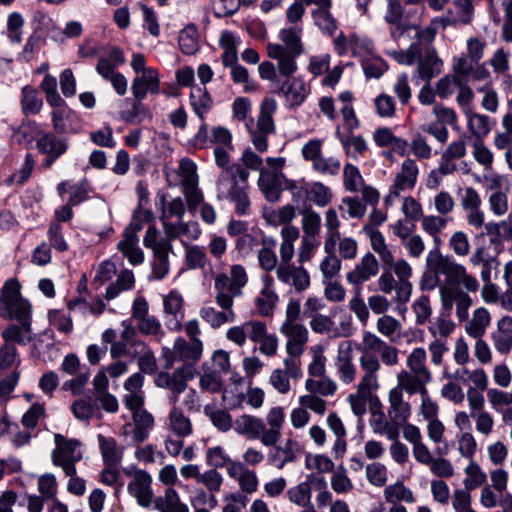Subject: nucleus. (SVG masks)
I'll list each match as a JSON object with an SVG mask.
<instances>
[{
	"label": "nucleus",
	"mask_w": 512,
	"mask_h": 512,
	"mask_svg": "<svg viewBox=\"0 0 512 512\" xmlns=\"http://www.w3.org/2000/svg\"><path fill=\"white\" fill-rule=\"evenodd\" d=\"M446 224V219L440 216H426L422 219V228L433 237L436 247L427 254L420 285L422 290L438 287L443 310L450 315L455 309L458 320L463 322L468 319L469 309L473 305L470 293L477 292L480 283L474 275L468 273L464 265L439 252L441 240L438 234Z\"/></svg>",
	"instance_id": "nucleus-1"
},
{
	"label": "nucleus",
	"mask_w": 512,
	"mask_h": 512,
	"mask_svg": "<svg viewBox=\"0 0 512 512\" xmlns=\"http://www.w3.org/2000/svg\"><path fill=\"white\" fill-rule=\"evenodd\" d=\"M31 302L23 297L18 279L6 280L0 291V317L10 321L1 332L4 341L27 345L33 341Z\"/></svg>",
	"instance_id": "nucleus-2"
},
{
	"label": "nucleus",
	"mask_w": 512,
	"mask_h": 512,
	"mask_svg": "<svg viewBox=\"0 0 512 512\" xmlns=\"http://www.w3.org/2000/svg\"><path fill=\"white\" fill-rule=\"evenodd\" d=\"M249 171L239 163L222 170L217 179V198L229 200L235 204L238 215L250 213V200L248 196Z\"/></svg>",
	"instance_id": "nucleus-3"
},
{
	"label": "nucleus",
	"mask_w": 512,
	"mask_h": 512,
	"mask_svg": "<svg viewBox=\"0 0 512 512\" xmlns=\"http://www.w3.org/2000/svg\"><path fill=\"white\" fill-rule=\"evenodd\" d=\"M387 4L384 18L393 26L390 34L397 45L416 38V0H387Z\"/></svg>",
	"instance_id": "nucleus-4"
},
{
	"label": "nucleus",
	"mask_w": 512,
	"mask_h": 512,
	"mask_svg": "<svg viewBox=\"0 0 512 512\" xmlns=\"http://www.w3.org/2000/svg\"><path fill=\"white\" fill-rule=\"evenodd\" d=\"M277 108L276 100L273 98H265L260 105V112L257 118L256 126H253V119L245 122V126L249 131L252 143L255 149L263 153L268 149L267 138L275 132V124L273 114Z\"/></svg>",
	"instance_id": "nucleus-5"
},
{
	"label": "nucleus",
	"mask_w": 512,
	"mask_h": 512,
	"mask_svg": "<svg viewBox=\"0 0 512 512\" xmlns=\"http://www.w3.org/2000/svg\"><path fill=\"white\" fill-rule=\"evenodd\" d=\"M452 72L451 75L444 76L437 82L436 91L441 98H447L453 94L455 88H457V79H462V77L471 74L473 81L490 78V72L486 67L477 66L473 68L465 58H453Z\"/></svg>",
	"instance_id": "nucleus-6"
},
{
	"label": "nucleus",
	"mask_w": 512,
	"mask_h": 512,
	"mask_svg": "<svg viewBox=\"0 0 512 512\" xmlns=\"http://www.w3.org/2000/svg\"><path fill=\"white\" fill-rule=\"evenodd\" d=\"M55 449L51 458L55 466L61 467L65 476L76 474V463L82 460L83 452L81 442L77 439H68L61 434L54 435Z\"/></svg>",
	"instance_id": "nucleus-7"
},
{
	"label": "nucleus",
	"mask_w": 512,
	"mask_h": 512,
	"mask_svg": "<svg viewBox=\"0 0 512 512\" xmlns=\"http://www.w3.org/2000/svg\"><path fill=\"white\" fill-rule=\"evenodd\" d=\"M35 141L38 152L44 155L41 162L44 169L51 168L69 149L68 138L58 135L55 131H39L36 134Z\"/></svg>",
	"instance_id": "nucleus-8"
},
{
	"label": "nucleus",
	"mask_w": 512,
	"mask_h": 512,
	"mask_svg": "<svg viewBox=\"0 0 512 512\" xmlns=\"http://www.w3.org/2000/svg\"><path fill=\"white\" fill-rule=\"evenodd\" d=\"M402 210L405 217L393 225V232L408 246L410 254L416 256V200L407 197Z\"/></svg>",
	"instance_id": "nucleus-9"
},
{
	"label": "nucleus",
	"mask_w": 512,
	"mask_h": 512,
	"mask_svg": "<svg viewBox=\"0 0 512 512\" xmlns=\"http://www.w3.org/2000/svg\"><path fill=\"white\" fill-rule=\"evenodd\" d=\"M179 168L182 174V185L185 198L190 210H196L203 202V193L198 188L197 166L189 158L180 161Z\"/></svg>",
	"instance_id": "nucleus-10"
},
{
	"label": "nucleus",
	"mask_w": 512,
	"mask_h": 512,
	"mask_svg": "<svg viewBox=\"0 0 512 512\" xmlns=\"http://www.w3.org/2000/svg\"><path fill=\"white\" fill-rule=\"evenodd\" d=\"M194 371L193 365L184 364L171 374L165 371L159 372L154 383L159 388L170 390L174 394L173 402H176L178 395L186 390L188 380L194 377Z\"/></svg>",
	"instance_id": "nucleus-11"
},
{
	"label": "nucleus",
	"mask_w": 512,
	"mask_h": 512,
	"mask_svg": "<svg viewBox=\"0 0 512 512\" xmlns=\"http://www.w3.org/2000/svg\"><path fill=\"white\" fill-rule=\"evenodd\" d=\"M273 91L283 95L289 109H296L306 101L311 88L301 77H292L277 81V89Z\"/></svg>",
	"instance_id": "nucleus-12"
},
{
	"label": "nucleus",
	"mask_w": 512,
	"mask_h": 512,
	"mask_svg": "<svg viewBox=\"0 0 512 512\" xmlns=\"http://www.w3.org/2000/svg\"><path fill=\"white\" fill-rule=\"evenodd\" d=\"M203 351L202 341L188 342L183 338H177L174 343V351L164 348L162 357L165 359L164 368L169 370L174 364V359L196 362L201 358Z\"/></svg>",
	"instance_id": "nucleus-13"
},
{
	"label": "nucleus",
	"mask_w": 512,
	"mask_h": 512,
	"mask_svg": "<svg viewBox=\"0 0 512 512\" xmlns=\"http://www.w3.org/2000/svg\"><path fill=\"white\" fill-rule=\"evenodd\" d=\"M50 115L53 130L58 135H76L83 130V118L69 106L60 111H51Z\"/></svg>",
	"instance_id": "nucleus-14"
},
{
	"label": "nucleus",
	"mask_w": 512,
	"mask_h": 512,
	"mask_svg": "<svg viewBox=\"0 0 512 512\" xmlns=\"http://www.w3.org/2000/svg\"><path fill=\"white\" fill-rule=\"evenodd\" d=\"M127 491L139 506L150 507L153 502L152 477L145 470H137L128 483Z\"/></svg>",
	"instance_id": "nucleus-15"
},
{
	"label": "nucleus",
	"mask_w": 512,
	"mask_h": 512,
	"mask_svg": "<svg viewBox=\"0 0 512 512\" xmlns=\"http://www.w3.org/2000/svg\"><path fill=\"white\" fill-rule=\"evenodd\" d=\"M325 485L326 480L323 476L311 473L306 476L305 481L299 483L294 487H291L287 491V496L292 503L300 507L306 508L308 506H312V490L315 489V486L325 487Z\"/></svg>",
	"instance_id": "nucleus-16"
},
{
	"label": "nucleus",
	"mask_w": 512,
	"mask_h": 512,
	"mask_svg": "<svg viewBox=\"0 0 512 512\" xmlns=\"http://www.w3.org/2000/svg\"><path fill=\"white\" fill-rule=\"evenodd\" d=\"M276 275L280 282L293 286L297 292H303L310 286V275L302 265L280 263Z\"/></svg>",
	"instance_id": "nucleus-17"
},
{
	"label": "nucleus",
	"mask_w": 512,
	"mask_h": 512,
	"mask_svg": "<svg viewBox=\"0 0 512 512\" xmlns=\"http://www.w3.org/2000/svg\"><path fill=\"white\" fill-rule=\"evenodd\" d=\"M248 277L243 266L233 265L230 274H219L215 279L216 291L231 293L232 295H241L242 288L247 284Z\"/></svg>",
	"instance_id": "nucleus-18"
},
{
	"label": "nucleus",
	"mask_w": 512,
	"mask_h": 512,
	"mask_svg": "<svg viewBox=\"0 0 512 512\" xmlns=\"http://www.w3.org/2000/svg\"><path fill=\"white\" fill-rule=\"evenodd\" d=\"M286 180L283 173L261 171L258 186L268 202L275 203L280 200L282 190H285Z\"/></svg>",
	"instance_id": "nucleus-19"
},
{
	"label": "nucleus",
	"mask_w": 512,
	"mask_h": 512,
	"mask_svg": "<svg viewBox=\"0 0 512 512\" xmlns=\"http://www.w3.org/2000/svg\"><path fill=\"white\" fill-rule=\"evenodd\" d=\"M132 94L138 101L146 98L147 93L157 95L160 92L159 73L156 69L149 67L141 75L136 76L132 82Z\"/></svg>",
	"instance_id": "nucleus-20"
},
{
	"label": "nucleus",
	"mask_w": 512,
	"mask_h": 512,
	"mask_svg": "<svg viewBox=\"0 0 512 512\" xmlns=\"http://www.w3.org/2000/svg\"><path fill=\"white\" fill-rule=\"evenodd\" d=\"M416 182V164L412 159H406L402 164V171L397 174L394 184L390 187L385 203L390 205L401 191L412 189Z\"/></svg>",
	"instance_id": "nucleus-21"
},
{
	"label": "nucleus",
	"mask_w": 512,
	"mask_h": 512,
	"mask_svg": "<svg viewBox=\"0 0 512 512\" xmlns=\"http://www.w3.org/2000/svg\"><path fill=\"white\" fill-rule=\"evenodd\" d=\"M390 407L388 415L395 426H403L411 415L410 404L404 400L400 388H393L389 393Z\"/></svg>",
	"instance_id": "nucleus-22"
},
{
	"label": "nucleus",
	"mask_w": 512,
	"mask_h": 512,
	"mask_svg": "<svg viewBox=\"0 0 512 512\" xmlns=\"http://www.w3.org/2000/svg\"><path fill=\"white\" fill-rule=\"evenodd\" d=\"M339 379L349 384L355 379L356 367L352 363V346L349 341H342L338 346V355L335 363Z\"/></svg>",
	"instance_id": "nucleus-23"
},
{
	"label": "nucleus",
	"mask_w": 512,
	"mask_h": 512,
	"mask_svg": "<svg viewBox=\"0 0 512 512\" xmlns=\"http://www.w3.org/2000/svg\"><path fill=\"white\" fill-rule=\"evenodd\" d=\"M379 271V264L376 257L368 252L355 268L347 274V281L354 285H361L375 276Z\"/></svg>",
	"instance_id": "nucleus-24"
},
{
	"label": "nucleus",
	"mask_w": 512,
	"mask_h": 512,
	"mask_svg": "<svg viewBox=\"0 0 512 512\" xmlns=\"http://www.w3.org/2000/svg\"><path fill=\"white\" fill-rule=\"evenodd\" d=\"M97 440L104 465L119 466L123 460L125 447L119 445L115 438L102 434H98Z\"/></svg>",
	"instance_id": "nucleus-25"
},
{
	"label": "nucleus",
	"mask_w": 512,
	"mask_h": 512,
	"mask_svg": "<svg viewBox=\"0 0 512 512\" xmlns=\"http://www.w3.org/2000/svg\"><path fill=\"white\" fill-rule=\"evenodd\" d=\"M335 137L339 140L345 154L353 159L363 156L368 150L366 140L361 135H354L353 132H341V127L337 126Z\"/></svg>",
	"instance_id": "nucleus-26"
},
{
	"label": "nucleus",
	"mask_w": 512,
	"mask_h": 512,
	"mask_svg": "<svg viewBox=\"0 0 512 512\" xmlns=\"http://www.w3.org/2000/svg\"><path fill=\"white\" fill-rule=\"evenodd\" d=\"M189 104L195 115L205 121L206 116L212 110L214 101L206 87L193 86L189 94Z\"/></svg>",
	"instance_id": "nucleus-27"
},
{
	"label": "nucleus",
	"mask_w": 512,
	"mask_h": 512,
	"mask_svg": "<svg viewBox=\"0 0 512 512\" xmlns=\"http://www.w3.org/2000/svg\"><path fill=\"white\" fill-rule=\"evenodd\" d=\"M495 349L501 354H507L512 348V317L504 316L497 322V328L492 333Z\"/></svg>",
	"instance_id": "nucleus-28"
},
{
	"label": "nucleus",
	"mask_w": 512,
	"mask_h": 512,
	"mask_svg": "<svg viewBox=\"0 0 512 512\" xmlns=\"http://www.w3.org/2000/svg\"><path fill=\"white\" fill-rule=\"evenodd\" d=\"M392 271L398 278L397 302L405 303L409 300L412 293V284L409 281L412 275V268L406 261L399 260L394 263Z\"/></svg>",
	"instance_id": "nucleus-29"
},
{
	"label": "nucleus",
	"mask_w": 512,
	"mask_h": 512,
	"mask_svg": "<svg viewBox=\"0 0 512 512\" xmlns=\"http://www.w3.org/2000/svg\"><path fill=\"white\" fill-rule=\"evenodd\" d=\"M418 77L429 80L442 71L443 62L437 56L435 49L427 48L424 54L418 55Z\"/></svg>",
	"instance_id": "nucleus-30"
},
{
	"label": "nucleus",
	"mask_w": 512,
	"mask_h": 512,
	"mask_svg": "<svg viewBox=\"0 0 512 512\" xmlns=\"http://www.w3.org/2000/svg\"><path fill=\"white\" fill-rule=\"evenodd\" d=\"M156 206L161 209L160 219L163 222L176 218L181 220L185 214V203L181 197L167 200V194L159 193L157 195Z\"/></svg>",
	"instance_id": "nucleus-31"
},
{
	"label": "nucleus",
	"mask_w": 512,
	"mask_h": 512,
	"mask_svg": "<svg viewBox=\"0 0 512 512\" xmlns=\"http://www.w3.org/2000/svg\"><path fill=\"white\" fill-rule=\"evenodd\" d=\"M234 429L239 434L247 435L253 439H261L266 432L265 423L261 418L246 414L235 420Z\"/></svg>",
	"instance_id": "nucleus-32"
},
{
	"label": "nucleus",
	"mask_w": 512,
	"mask_h": 512,
	"mask_svg": "<svg viewBox=\"0 0 512 512\" xmlns=\"http://www.w3.org/2000/svg\"><path fill=\"white\" fill-rule=\"evenodd\" d=\"M182 304V296L175 291H171L163 300L165 313L173 317L166 322L170 330H178L181 327L183 319Z\"/></svg>",
	"instance_id": "nucleus-33"
},
{
	"label": "nucleus",
	"mask_w": 512,
	"mask_h": 512,
	"mask_svg": "<svg viewBox=\"0 0 512 512\" xmlns=\"http://www.w3.org/2000/svg\"><path fill=\"white\" fill-rule=\"evenodd\" d=\"M299 452L298 442L287 439L283 445L275 446L274 453L270 455V462L278 469H282L287 463L295 461Z\"/></svg>",
	"instance_id": "nucleus-34"
},
{
	"label": "nucleus",
	"mask_w": 512,
	"mask_h": 512,
	"mask_svg": "<svg viewBox=\"0 0 512 512\" xmlns=\"http://www.w3.org/2000/svg\"><path fill=\"white\" fill-rule=\"evenodd\" d=\"M284 421V411L281 407H274L270 410L267 416V422L270 425L269 429H266L265 434L261 438V442L265 446L275 445L280 438V430Z\"/></svg>",
	"instance_id": "nucleus-35"
},
{
	"label": "nucleus",
	"mask_w": 512,
	"mask_h": 512,
	"mask_svg": "<svg viewBox=\"0 0 512 512\" xmlns=\"http://www.w3.org/2000/svg\"><path fill=\"white\" fill-rule=\"evenodd\" d=\"M74 417L80 421H89L99 412L98 399L93 394L76 399L71 405Z\"/></svg>",
	"instance_id": "nucleus-36"
},
{
	"label": "nucleus",
	"mask_w": 512,
	"mask_h": 512,
	"mask_svg": "<svg viewBox=\"0 0 512 512\" xmlns=\"http://www.w3.org/2000/svg\"><path fill=\"white\" fill-rule=\"evenodd\" d=\"M154 507L159 512H189L185 503L180 501L177 491L173 488H167L163 496L154 500Z\"/></svg>",
	"instance_id": "nucleus-37"
},
{
	"label": "nucleus",
	"mask_w": 512,
	"mask_h": 512,
	"mask_svg": "<svg viewBox=\"0 0 512 512\" xmlns=\"http://www.w3.org/2000/svg\"><path fill=\"white\" fill-rule=\"evenodd\" d=\"M264 282L265 286L262 289L260 295L256 298L255 303L260 311V314L263 316H268L272 313L274 306L278 301V295L273 290V279L270 276H265Z\"/></svg>",
	"instance_id": "nucleus-38"
},
{
	"label": "nucleus",
	"mask_w": 512,
	"mask_h": 512,
	"mask_svg": "<svg viewBox=\"0 0 512 512\" xmlns=\"http://www.w3.org/2000/svg\"><path fill=\"white\" fill-rule=\"evenodd\" d=\"M139 238L123 234V239L118 243L119 251L126 257L133 266L142 264L144 253L138 245Z\"/></svg>",
	"instance_id": "nucleus-39"
},
{
	"label": "nucleus",
	"mask_w": 512,
	"mask_h": 512,
	"mask_svg": "<svg viewBox=\"0 0 512 512\" xmlns=\"http://www.w3.org/2000/svg\"><path fill=\"white\" fill-rule=\"evenodd\" d=\"M262 248L258 252V261L260 267L265 271H272L277 266V256L275 253V247L277 242L272 237L262 236L261 239Z\"/></svg>",
	"instance_id": "nucleus-40"
},
{
	"label": "nucleus",
	"mask_w": 512,
	"mask_h": 512,
	"mask_svg": "<svg viewBox=\"0 0 512 512\" xmlns=\"http://www.w3.org/2000/svg\"><path fill=\"white\" fill-rule=\"evenodd\" d=\"M43 106V100L38 91L33 87L26 85L21 92V108L25 116L38 114Z\"/></svg>",
	"instance_id": "nucleus-41"
},
{
	"label": "nucleus",
	"mask_w": 512,
	"mask_h": 512,
	"mask_svg": "<svg viewBox=\"0 0 512 512\" xmlns=\"http://www.w3.org/2000/svg\"><path fill=\"white\" fill-rule=\"evenodd\" d=\"M154 219V215L152 210L145 209L141 205H137L134 209L131 222L125 228L123 234L133 237H138V232H140L145 224L152 222Z\"/></svg>",
	"instance_id": "nucleus-42"
},
{
	"label": "nucleus",
	"mask_w": 512,
	"mask_h": 512,
	"mask_svg": "<svg viewBox=\"0 0 512 512\" xmlns=\"http://www.w3.org/2000/svg\"><path fill=\"white\" fill-rule=\"evenodd\" d=\"M490 321L491 317L489 311L484 307L477 308L466 327L467 334L474 338H481L490 325Z\"/></svg>",
	"instance_id": "nucleus-43"
},
{
	"label": "nucleus",
	"mask_w": 512,
	"mask_h": 512,
	"mask_svg": "<svg viewBox=\"0 0 512 512\" xmlns=\"http://www.w3.org/2000/svg\"><path fill=\"white\" fill-rule=\"evenodd\" d=\"M200 317L212 328L217 329L223 324L235 321L234 311H217L213 307L204 306L201 308Z\"/></svg>",
	"instance_id": "nucleus-44"
},
{
	"label": "nucleus",
	"mask_w": 512,
	"mask_h": 512,
	"mask_svg": "<svg viewBox=\"0 0 512 512\" xmlns=\"http://www.w3.org/2000/svg\"><path fill=\"white\" fill-rule=\"evenodd\" d=\"M166 247L167 246H162L158 249V252L153 253V259L151 261L152 272L149 276V280H162L168 274V255L172 249H167Z\"/></svg>",
	"instance_id": "nucleus-45"
},
{
	"label": "nucleus",
	"mask_w": 512,
	"mask_h": 512,
	"mask_svg": "<svg viewBox=\"0 0 512 512\" xmlns=\"http://www.w3.org/2000/svg\"><path fill=\"white\" fill-rule=\"evenodd\" d=\"M178 44L181 52L186 55H194L199 50L198 31L194 25H188L182 29L178 36Z\"/></svg>",
	"instance_id": "nucleus-46"
},
{
	"label": "nucleus",
	"mask_w": 512,
	"mask_h": 512,
	"mask_svg": "<svg viewBox=\"0 0 512 512\" xmlns=\"http://www.w3.org/2000/svg\"><path fill=\"white\" fill-rule=\"evenodd\" d=\"M302 28L294 26L290 28L282 29L280 32L281 39L284 43L283 47L286 53H292L294 55H301L303 47L301 43Z\"/></svg>",
	"instance_id": "nucleus-47"
},
{
	"label": "nucleus",
	"mask_w": 512,
	"mask_h": 512,
	"mask_svg": "<svg viewBox=\"0 0 512 512\" xmlns=\"http://www.w3.org/2000/svg\"><path fill=\"white\" fill-rule=\"evenodd\" d=\"M467 117L468 130L481 140L483 137L488 135L491 130L490 118L487 115L473 113L471 110L468 113H464Z\"/></svg>",
	"instance_id": "nucleus-48"
},
{
	"label": "nucleus",
	"mask_w": 512,
	"mask_h": 512,
	"mask_svg": "<svg viewBox=\"0 0 512 512\" xmlns=\"http://www.w3.org/2000/svg\"><path fill=\"white\" fill-rule=\"evenodd\" d=\"M5 343L0 347V374L10 369H17L20 363L18 358L16 341H4Z\"/></svg>",
	"instance_id": "nucleus-49"
},
{
	"label": "nucleus",
	"mask_w": 512,
	"mask_h": 512,
	"mask_svg": "<svg viewBox=\"0 0 512 512\" xmlns=\"http://www.w3.org/2000/svg\"><path fill=\"white\" fill-rule=\"evenodd\" d=\"M457 96L456 102L464 113H468L471 110V104L474 99V92L469 86V82L472 80V74L462 79H457Z\"/></svg>",
	"instance_id": "nucleus-50"
},
{
	"label": "nucleus",
	"mask_w": 512,
	"mask_h": 512,
	"mask_svg": "<svg viewBox=\"0 0 512 512\" xmlns=\"http://www.w3.org/2000/svg\"><path fill=\"white\" fill-rule=\"evenodd\" d=\"M485 46V41L480 38H469L467 40V53L457 56L456 58H465L473 68L477 66L486 67L485 64L480 63V60L484 56Z\"/></svg>",
	"instance_id": "nucleus-51"
},
{
	"label": "nucleus",
	"mask_w": 512,
	"mask_h": 512,
	"mask_svg": "<svg viewBox=\"0 0 512 512\" xmlns=\"http://www.w3.org/2000/svg\"><path fill=\"white\" fill-rule=\"evenodd\" d=\"M169 419L171 428L178 437L184 438L192 433L191 421L180 409L173 408L170 412Z\"/></svg>",
	"instance_id": "nucleus-52"
},
{
	"label": "nucleus",
	"mask_w": 512,
	"mask_h": 512,
	"mask_svg": "<svg viewBox=\"0 0 512 512\" xmlns=\"http://www.w3.org/2000/svg\"><path fill=\"white\" fill-rule=\"evenodd\" d=\"M415 38L404 41L405 44L398 45L399 49L393 50L388 54L399 64L411 65L416 60V41Z\"/></svg>",
	"instance_id": "nucleus-53"
},
{
	"label": "nucleus",
	"mask_w": 512,
	"mask_h": 512,
	"mask_svg": "<svg viewBox=\"0 0 512 512\" xmlns=\"http://www.w3.org/2000/svg\"><path fill=\"white\" fill-rule=\"evenodd\" d=\"M464 472L466 475L464 479V487L467 490H474L483 485L487 480L486 474L482 471L479 464L474 460L469 462Z\"/></svg>",
	"instance_id": "nucleus-54"
},
{
	"label": "nucleus",
	"mask_w": 512,
	"mask_h": 512,
	"mask_svg": "<svg viewBox=\"0 0 512 512\" xmlns=\"http://www.w3.org/2000/svg\"><path fill=\"white\" fill-rule=\"evenodd\" d=\"M329 10L330 8L315 9L312 12V17L317 27L324 34L332 36L337 29V23Z\"/></svg>",
	"instance_id": "nucleus-55"
},
{
	"label": "nucleus",
	"mask_w": 512,
	"mask_h": 512,
	"mask_svg": "<svg viewBox=\"0 0 512 512\" xmlns=\"http://www.w3.org/2000/svg\"><path fill=\"white\" fill-rule=\"evenodd\" d=\"M484 86L477 88V90L483 93L481 100V106L488 112L495 113L499 107V97L497 91L494 89L491 77L488 80H482Z\"/></svg>",
	"instance_id": "nucleus-56"
},
{
	"label": "nucleus",
	"mask_w": 512,
	"mask_h": 512,
	"mask_svg": "<svg viewBox=\"0 0 512 512\" xmlns=\"http://www.w3.org/2000/svg\"><path fill=\"white\" fill-rule=\"evenodd\" d=\"M305 388L312 394H320L322 396H330L336 392V383L328 377L322 376L319 380L308 378Z\"/></svg>",
	"instance_id": "nucleus-57"
},
{
	"label": "nucleus",
	"mask_w": 512,
	"mask_h": 512,
	"mask_svg": "<svg viewBox=\"0 0 512 512\" xmlns=\"http://www.w3.org/2000/svg\"><path fill=\"white\" fill-rule=\"evenodd\" d=\"M48 245L57 252H65L69 246L63 235V226L58 222H51L47 230Z\"/></svg>",
	"instance_id": "nucleus-58"
},
{
	"label": "nucleus",
	"mask_w": 512,
	"mask_h": 512,
	"mask_svg": "<svg viewBox=\"0 0 512 512\" xmlns=\"http://www.w3.org/2000/svg\"><path fill=\"white\" fill-rule=\"evenodd\" d=\"M280 331L284 334L288 341L303 346L308 341V330L302 324L283 323Z\"/></svg>",
	"instance_id": "nucleus-59"
},
{
	"label": "nucleus",
	"mask_w": 512,
	"mask_h": 512,
	"mask_svg": "<svg viewBox=\"0 0 512 512\" xmlns=\"http://www.w3.org/2000/svg\"><path fill=\"white\" fill-rule=\"evenodd\" d=\"M143 244L154 252H158L160 247L167 246V249H172L171 240L167 237H162L154 225H150L143 238Z\"/></svg>",
	"instance_id": "nucleus-60"
},
{
	"label": "nucleus",
	"mask_w": 512,
	"mask_h": 512,
	"mask_svg": "<svg viewBox=\"0 0 512 512\" xmlns=\"http://www.w3.org/2000/svg\"><path fill=\"white\" fill-rule=\"evenodd\" d=\"M385 499L390 503L399 501L413 502V493L403 483L397 482L389 485L384 490Z\"/></svg>",
	"instance_id": "nucleus-61"
},
{
	"label": "nucleus",
	"mask_w": 512,
	"mask_h": 512,
	"mask_svg": "<svg viewBox=\"0 0 512 512\" xmlns=\"http://www.w3.org/2000/svg\"><path fill=\"white\" fill-rule=\"evenodd\" d=\"M457 445L459 454L468 459L473 460L477 451V442L471 431L463 432L457 437Z\"/></svg>",
	"instance_id": "nucleus-62"
},
{
	"label": "nucleus",
	"mask_w": 512,
	"mask_h": 512,
	"mask_svg": "<svg viewBox=\"0 0 512 512\" xmlns=\"http://www.w3.org/2000/svg\"><path fill=\"white\" fill-rule=\"evenodd\" d=\"M307 197L319 207L328 205L332 198V193L329 187L323 183H314L309 190H307Z\"/></svg>",
	"instance_id": "nucleus-63"
},
{
	"label": "nucleus",
	"mask_w": 512,
	"mask_h": 512,
	"mask_svg": "<svg viewBox=\"0 0 512 512\" xmlns=\"http://www.w3.org/2000/svg\"><path fill=\"white\" fill-rule=\"evenodd\" d=\"M344 187L349 192H357L363 183V177L357 166L346 163L343 169Z\"/></svg>",
	"instance_id": "nucleus-64"
}]
</instances>
